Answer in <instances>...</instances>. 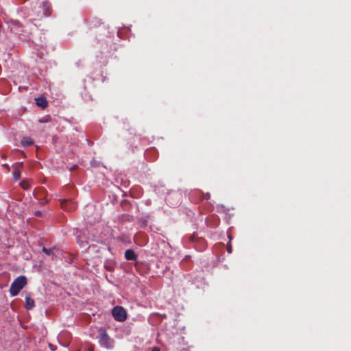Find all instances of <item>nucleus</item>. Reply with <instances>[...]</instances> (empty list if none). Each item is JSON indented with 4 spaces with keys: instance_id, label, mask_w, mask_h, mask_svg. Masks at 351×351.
Masks as SVG:
<instances>
[{
    "instance_id": "2",
    "label": "nucleus",
    "mask_w": 351,
    "mask_h": 351,
    "mask_svg": "<svg viewBox=\"0 0 351 351\" xmlns=\"http://www.w3.org/2000/svg\"><path fill=\"white\" fill-rule=\"evenodd\" d=\"M27 278L24 276L17 277L10 287V293L12 296L17 295L20 291L26 285Z\"/></svg>"
},
{
    "instance_id": "10",
    "label": "nucleus",
    "mask_w": 351,
    "mask_h": 351,
    "mask_svg": "<svg viewBox=\"0 0 351 351\" xmlns=\"http://www.w3.org/2000/svg\"><path fill=\"white\" fill-rule=\"evenodd\" d=\"M33 143H34V141L30 138H25V139H23L21 141V144L25 147H29V146L32 145Z\"/></svg>"
},
{
    "instance_id": "14",
    "label": "nucleus",
    "mask_w": 351,
    "mask_h": 351,
    "mask_svg": "<svg viewBox=\"0 0 351 351\" xmlns=\"http://www.w3.org/2000/svg\"><path fill=\"white\" fill-rule=\"evenodd\" d=\"M35 215L37 216V217H41L42 216V213L40 211H36L35 213Z\"/></svg>"
},
{
    "instance_id": "13",
    "label": "nucleus",
    "mask_w": 351,
    "mask_h": 351,
    "mask_svg": "<svg viewBox=\"0 0 351 351\" xmlns=\"http://www.w3.org/2000/svg\"><path fill=\"white\" fill-rule=\"evenodd\" d=\"M226 250H227V252H228L229 254L232 253V248L231 245H228V246H227V247H226Z\"/></svg>"
},
{
    "instance_id": "17",
    "label": "nucleus",
    "mask_w": 351,
    "mask_h": 351,
    "mask_svg": "<svg viewBox=\"0 0 351 351\" xmlns=\"http://www.w3.org/2000/svg\"><path fill=\"white\" fill-rule=\"evenodd\" d=\"M49 346H50V348H51L52 350H54L53 346H52V345H51V344H49Z\"/></svg>"
},
{
    "instance_id": "8",
    "label": "nucleus",
    "mask_w": 351,
    "mask_h": 351,
    "mask_svg": "<svg viewBox=\"0 0 351 351\" xmlns=\"http://www.w3.org/2000/svg\"><path fill=\"white\" fill-rule=\"evenodd\" d=\"M51 5L49 3L45 1L43 3V14L45 16H49L51 14Z\"/></svg>"
},
{
    "instance_id": "6",
    "label": "nucleus",
    "mask_w": 351,
    "mask_h": 351,
    "mask_svg": "<svg viewBox=\"0 0 351 351\" xmlns=\"http://www.w3.org/2000/svg\"><path fill=\"white\" fill-rule=\"evenodd\" d=\"M125 258L128 261H135L137 258V255L133 250L128 249L125 252Z\"/></svg>"
},
{
    "instance_id": "1",
    "label": "nucleus",
    "mask_w": 351,
    "mask_h": 351,
    "mask_svg": "<svg viewBox=\"0 0 351 351\" xmlns=\"http://www.w3.org/2000/svg\"><path fill=\"white\" fill-rule=\"evenodd\" d=\"M99 344L106 349H111L113 347L114 341L108 335L106 329L100 328L97 337Z\"/></svg>"
},
{
    "instance_id": "4",
    "label": "nucleus",
    "mask_w": 351,
    "mask_h": 351,
    "mask_svg": "<svg viewBox=\"0 0 351 351\" xmlns=\"http://www.w3.org/2000/svg\"><path fill=\"white\" fill-rule=\"evenodd\" d=\"M61 207L67 211H73L77 207V204L75 202L73 201L71 199H60Z\"/></svg>"
},
{
    "instance_id": "7",
    "label": "nucleus",
    "mask_w": 351,
    "mask_h": 351,
    "mask_svg": "<svg viewBox=\"0 0 351 351\" xmlns=\"http://www.w3.org/2000/svg\"><path fill=\"white\" fill-rule=\"evenodd\" d=\"M36 104L41 108L45 109L47 106L48 102L45 97H39L36 99Z\"/></svg>"
},
{
    "instance_id": "16",
    "label": "nucleus",
    "mask_w": 351,
    "mask_h": 351,
    "mask_svg": "<svg viewBox=\"0 0 351 351\" xmlns=\"http://www.w3.org/2000/svg\"><path fill=\"white\" fill-rule=\"evenodd\" d=\"M210 198V194L207 193L206 195V199H208Z\"/></svg>"
},
{
    "instance_id": "12",
    "label": "nucleus",
    "mask_w": 351,
    "mask_h": 351,
    "mask_svg": "<svg viewBox=\"0 0 351 351\" xmlns=\"http://www.w3.org/2000/svg\"><path fill=\"white\" fill-rule=\"evenodd\" d=\"M20 185L25 190L28 189L29 185L25 182H21Z\"/></svg>"
},
{
    "instance_id": "15",
    "label": "nucleus",
    "mask_w": 351,
    "mask_h": 351,
    "mask_svg": "<svg viewBox=\"0 0 351 351\" xmlns=\"http://www.w3.org/2000/svg\"><path fill=\"white\" fill-rule=\"evenodd\" d=\"M152 351H160V350L158 347H154L152 348Z\"/></svg>"
},
{
    "instance_id": "3",
    "label": "nucleus",
    "mask_w": 351,
    "mask_h": 351,
    "mask_svg": "<svg viewBox=\"0 0 351 351\" xmlns=\"http://www.w3.org/2000/svg\"><path fill=\"white\" fill-rule=\"evenodd\" d=\"M112 313L114 319L118 322H123L127 318L126 311L125 308L121 306L114 307Z\"/></svg>"
},
{
    "instance_id": "18",
    "label": "nucleus",
    "mask_w": 351,
    "mask_h": 351,
    "mask_svg": "<svg viewBox=\"0 0 351 351\" xmlns=\"http://www.w3.org/2000/svg\"><path fill=\"white\" fill-rule=\"evenodd\" d=\"M90 351H93V348H90Z\"/></svg>"
},
{
    "instance_id": "5",
    "label": "nucleus",
    "mask_w": 351,
    "mask_h": 351,
    "mask_svg": "<svg viewBox=\"0 0 351 351\" xmlns=\"http://www.w3.org/2000/svg\"><path fill=\"white\" fill-rule=\"evenodd\" d=\"M23 162H16L14 165L13 176L15 180H18L21 178V171L23 168Z\"/></svg>"
},
{
    "instance_id": "9",
    "label": "nucleus",
    "mask_w": 351,
    "mask_h": 351,
    "mask_svg": "<svg viewBox=\"0 0 351 351\" xmlns=\"http://www.w3.org/2000/svg\"><path fill=\"white\" fill-rule=\"evenodd\" d=\"M34 301L29 296L25 297V308L27 310H31L34 307Z\"/></svg>"
},
{
    "instance_id": "11",
    "label": "nucleus",
    "mask_w": 351,
    "mask_h": 351,
    "mask_svg": "<svg viewBox=\"0 0 351 351\" xmlns=\"http://www.w3.org/2000/svg\"><path fill=\"white\" fill-rule=\"evenodd\" d=\"M53 248L47 249V248H46L45 247L43 248V252H45L47 255L52 254H53Z\"/></svg>"
}]
</instances>
